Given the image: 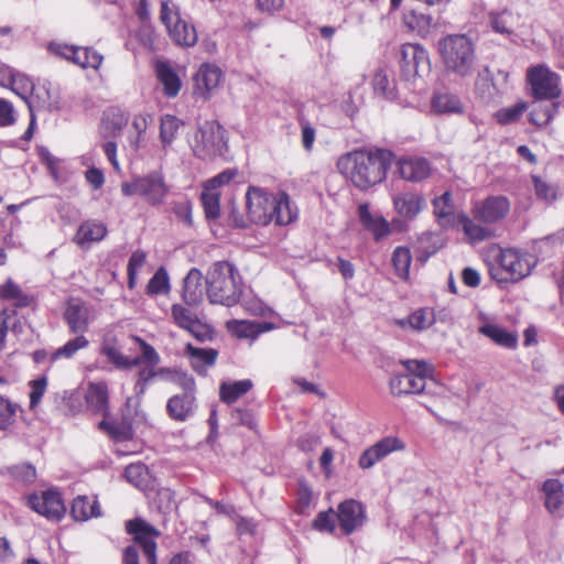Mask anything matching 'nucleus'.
Wrapping results in <instances>:
<instances>
[{
  "label": "nucleus",
  "instance_id": "1",
  "mask_svg": "<svg viewBox=\"0 0 564 564\" xmlns=\"http://www.w3.org/2000/svg\"><path fill=\"white\" fill-rule=\"evenodd\" d=\"M392 159L393 154L388 150H357L341 155L337 169L357 188L366 191L386 178Z\"/></svg>",
  "mask_w": 564,
  "mask_h": 564
},
{
  "label": "nucleus",
  "instance_id": "2",
  "mask_svg": "<svg viewBox=\"0 0 564 564\" xmlns=\"http://www.w3.org/2000/svg\"><path fill=\"white\" fill-rule=\"evenodd\" d=\"M510 212L506 196L492 195L473 204L471 216L458 214V224L470 243H478L495 237L494 226L501 223Z\"/></svg>",
  "mask_w": 564,
  "mask_h": 564
},
{
  "label": "nucleus",
  "instance_id": "3",
  "mask_svg": "<svg viewBox=\"0 0 564 564\" xmlns=\"http://www.w3.org/2000/svg\"><path fill=\"white\" fill-rule=\"evenodd\" d=\"M248 218L257 225L273 223L285 226L297 218V209L292 206L289 195L279 191L270 193L262 187L249 186L246 193Z\"/></svg>",
  "mask_w": 564,
  "mask_h": 564
},
{
  "label": "nucleus",
  "instance_id": "4",
  "mask_svg": "<svg viewBox=\"0 0 564 564\" xmlns=\"http://www.w3.org/2000/svg\"><path fill=\"white\" fill-rule=\"evenodd\" d=\"M206 295L212 304L231 307L239 303L242 294V278L229 261H217L207 270Z\"/></svg>",
  "mask_w": 564,
  "mask_h": 564
},
{
  "label": "nucleus",
  "instance_id": "5",
  "mask_svg": "<svg viewBox=\"0 0 564 564\" xmlns=\"http://www.w3.org/2000/svg\"><path fill=\"white\" fill-rule=\"evenodd\" d=\"M438 51L447 73L458 77L474 74L476 65L475 46L464 34H453L438 42Z\"/></svg>",
  "mask_w": 564,
  "mask_h": 564
},
{
  "label": "nucleus",
  "instance_id": "6",
  "mask_svg": "<svg viewBox=\"0 0 564 564\" xmlns=\"http://www.w3.org/2000/svg\"><path fill=\"white\" fill-rule=\"evenodd\" d=\"M536 259L529 252L509 248L500 251L498 264L490 270L491 276L500 283L518 282L528 276Z\"/></svg>",
  "mask_w": 564,
  "mask_h": 564
},
{
  "label": "nucleus",
  "instance_id": "7",
  "mask_svg": "<svg viewBox=\"0 0 564 564\" xmlns=\"http://www.w3.org/2000/svg\"><path fill=\"white\" fill-rule=\"evenodd\" d=\"M405 373L393 375L389 382L390 391L395 397L422 393L426 379L433 375V366L419 359L401 360Z\"/></svg>",
  "mask_w": 564,
  "mask_h": 564
},
{
  "label": "nucleus",
  "instance_id": "8",
  "mask_svg": "<svg viewBox=\"0 0 564 564\" xmlns=\"http://www.w3.org/2000/svg\"><path fill=\"white\" fill-rule=\"evenodd\" d=\"M121 192L124 196L138 195L149 205H162L169 193V186L164 176L159 171L150 172L143 176L133 177L130 182L121 184Z\"/></svg>",
  "mask_w": 564,
  "mask_h": 564
},
{
  "label": "nucleus",
  "instance_id": "9",
  "mask_svg": "<svg viewBox=\"0 0 564 564\" xmlns=\"http://www.w3.org/2000/svg\"><path fill=\"white\" fill-rule=\"evenodd\" d=\"M192 149L202 160L223 155L227 149L224 128L217 121L203 122L194 134Z\"/></svg>",
  "mask_w": 564,
  "mask_h": 564
},
{
  "label": "nucleus",
  "instance_id": "10",
  "mask_svg": "<svg viewBox=\"0 0 564 564\" xmlns=\"http://www.w3.org/2000/svg\"><path fill=\"white\" fill-rule=\"evenodd\" d=\"M160 19L177 45L188 47L197 42L195 28L182 19L180 9L173 1H162Z\"/></svg>",
  "mask_w": 564,
  "mask_h": 564
},
{
  "label": "nucleus",
  "instance_id": "11",
  "mask_svg": "<svg viewBox=\"0 0 564 564\" xmlns=\"http://www.w3.org/2000/svg\"><path fill=\"white\" fill-rule=\"evenodd\" d=\"M48 50L53 54L63 57L82 68H91L98 70L104 62V56L90 46L51 43L48 45Z\"/></svg>",
  "mask_w": 564,
  "mask_h": 564
},
{
  "label": "nucleus",
  "instance_id": "12",
  "mask_svg": "<svg viewBox=\"0 0 564 564\" xmlns=\"http://www.w3.org/2000/svg\"><path fill=\"white\" fill-rule=\"evenodd\" d=\"M28 506L50 521H59L66 512L61 494L52 489L30 495Z\"/></svg>",
  "mask_w": 564,
  "mask_h": 564
},
{
  "label": "nucleus",
  "instance_id": "13",
  "mask_svg": "<svg viewBox=\"0 0 564 564\" xmlns=\"http://www.w3.org/2000/svg\"><path fill=\"white\" fill-rule=\"evenodd\" d=\"M528 79L536 99H554L561 94L560 77L545 66H535L528 70Z\"/></svg>",
  "mask_w": 564,
  "mask_h": 564
},
{
  "label": "nucleus",
  "instance_id": "14",
  "mask_svg": "<svg viewBox=\"0 0 564 564\" xmlns=\"http://www.w3.org/2000/svg\"><path fill=\"white\" fill-rule=\"evenodd\" d=\"M133 340L139 345L141 350V355L134 359H139L138 367L143 365L138 371L135 391L137 393H143L149 381L160 376V370H155V367L160 364V356L156 350L142 338L134 336Z\"/></svg>",
  "mask_w": 564,
  "mask_h": 564
},
{
  "label": "nucleus",
  "instance_id": "15",
  "mask_svg": "<svg viewBox=\"0 0 564 564\" xmlns=\"http://www.w3.org/2000/svg\"><path fill=\"white\" fill-rule=\"evenodd\" d=\"M508 80L509 74L505 70H498L496 82H494L489 68L486 67L478 73L475 89L484 101L491 102L507 94L509 89Z\"/></svg>",
  "mask_w": 564,
  "mask_h": 564
},
{
  "label": "nucleus",
  "instance_id": "16",
  "mask_svg": "<svg viewBox=\"0 0 564 564\" xmlns=\"http://www.w3.org/2000/svg\"><path fill=\"white\" fill-rule=\"evenodd\" d=\"M404 443L395 436H387L366 448L358 458L361 469H369L390 454L404 449Z\"/></svg>",
  "mask_w": 564,
  "mask_h": 564
},
{
  "label": "nucleus",
  "instance_id": "17",
  "mask_svg": "<svg viewBox=\"0 0 564 564\" xmlns=\"http://www.w3.org/2000/svg\"><path fill=\"white\" fill-rule=\"evenodd\" d=\"M336 518L340 530L349 535L359 530L366 521V511L361 502L347 499L338 505Z\"/></svg>",
  "mask_w": 564,
  "mask_h": 564
},
{
  "label": "nucleus",
  "instance_id": "18",
  "mask_svg": "<svg viewBox=\"0 0 564 564\" xmlns=\"http://www.w3.org/2000/svg\"><path fill=\"white\" fill-rule=\"evenodd\" d=\"M401 64L406 74L414 76L427 73L431 66L426 50L413 43L402 45Z\"/></svg>",
  "mask_w": 564,
  "mask_h": 564
},
{
  "label": "nucleus",
  "instance_id": "19",
  "mask_svg": "<svg viewBox=\"0 0 564 564\" xmlns=\"http://www.w3.org/2000/svg\"><path fill=\"white\" fill-rule=\"evenodd\" d=\"M392 204L394 212L405 220L415 219L426 207L424 195L413 191L393 194Z\"/></svg>",
  "mask_w": 564,
  "mask_h": 564
},
{
  "label": "nucleus",
  "instance_id": "20",
  "mask_svg": "<svg viewBox=\"0 0 564 564\" xmlns=\"http://www.w3.org/2000/svg\"><path fill=\"white\" fill-rule=\"evenodd\" d=\"M221 70L212 64H203L194 77V95L207 100L219 87Z\"/></svg>",
  "mask_w": 564,
  "mask_h": 564
},
{
  "label": "nucleus",
  "instance_id": "21",
  "mask_svg": "<svg viewBox=\"0 0 564 564\" xmlns=\"http://www.w3.org/2000/svg\"><path fill=\"white\" fill-rule=\"evenodd\" d=\"M171 314L174 323L186 330L199 340L209 337V328L206 324L202 323L195 313L181 304H174L171 308Z\"/></svg>",
  "mask_w": 564,
  "mask_h": 564
},
{
  "label": "nucleus",
  "instance_id": "22",
  "mask_svg": "<svg viewBox=\"0 0 564 564\" xmlns=\"http://www.w3.org/2000/svg\"><path fill=\"white\" fill-rule=\"evenodd\" d=\"M89 307L79 299H70L66 303L64 318L73 334H84L89 327Z\"/></svg>",
  "mask_w": 564,
  "mask_h": 564
},
{
  "label": "nucleus",
  "instance_id": "23",
  "mask_svg": "<svg viewBox=\"0 0 564 564\" xmlns=\"http://www.w3.org/2000/svg\"><path fill=\"white\" fill-rule=\"evenodd\" d=\"M397 166L401 178L412 183L422 182L427 178L432 172L430 162L420 156L401 158Z\"/></svg>",
  "mask_w": 564,
  "mask_h": 564
},
{
  "label": "nucleus",
  "instance_id": "24",
  "mask_svg": "<svg viewBox=\"0 0 564 564\" xmlns=\"http://www.w3.org/2000/svg\"><path fill=\"white\" fill-rule=\"evenodd\" d=\"M126 531L133 536V541L138 543L143 551L150 545H156L155 539L161 535L155 527L141 518L128 520L126 522Z\"/></svg>",
  "mask_w": 564,
  "mask_h": 564
},
{
  "label": "nucleus",
  "instance_id": "25",
  "mask_svg": "<svg viewBox=\"0 0 564 564\" xmlns=\"http://www.w3.org/2000/svg\"><path fill=\"white\" fill-rule=\"evenodd\" d=\"M433 214L437 224L443 228L459 227L458 215H455V206L451 192H445L432 200Z\"/></svg>",
  "mask_w": 564,
  "mask_h": 564
},
{
  "label": "nucleus",
  "instance_id": "26",
  "mask_svg": "<svg viewBox=\"0 0 564 564\" xmlns=\"http://www.w3.org/2000/svg\"><path fill=\"white\" fill-rule=\"evenodd\" d=\"M87 408L95 414L109 416V392L106 383H89L86 391Z\"/></svg>",
  "mask_w": 564,
  "mask_h": 564
},
{
  "label": "nucleus",
  "instance_id": "27",
  "mask_svg": "<svg viewBox=\"0 0 564 564\" xmlns=\"http://www.w3.org/2000/svg\"><path fill=\"white\" fill-rule=\"evenodd\" d=\"M195 409V397L192 392H182L171 397L166 404L167 414L171 419L184 422L193 415Z\"/></svg>",
  "mask_w": 564,
  "mask_h": 564
},
{
  "label": "nucleus",
  "instance_id": "28",
  "mask_svg": "<svg viewBox=\"0 0 564 564\" xmlns=\"http://www.w3.org/2000/svg\"><path fill=\"white\" fill-rule=\"evenodd\" d=\"M203 273L196 268H192L184 279L183 301L189 305L195 306L202 302L206 288L203 286Z\"/></svg>",
  "mask_w": 564,
  "mask_h": 564
},
{
  "label": "nucleus",
  "instance_id": "29",
  "mask_svg": "<svg viewBox=\"0 0 564 564\" xmlns=\"http://www.w3.org/2000/svg\"><path fill=\"white\" fill-rule=\"evenodd\" d=\"M107 235V227L101 221L87 220L77 229L74 241L80 248H89L91 243L101 241Z\"/></svg>",
  "mask_w": 564,
  "mask_h": 564
},
{
  "label": "nucleus",
  "instance_id": "30",
  "mask_svg": "<svg viewBox=\"0 0 564 564\" xmlns=\"http://www.w3.org/2000/svg\"><path fill=\"white\" fill-rule=\"evenodd\" d=\"M358 215L362 226L373 235L376 240L390 234L389 223L381 216H373L367 204H361L358 207Z\"/></svg>",
  "mask_w": 564,
  "mask_h": 564
},
{
  "label": "nucleus",
  "instance_id": "31",
  "mask_svg": "<svg viewBox=\"0 0 564 564\" xmlns=\"http://www.w3.org/2000/svg\"><path fill=\"white\" fill-rule=\"evenodd\" d=\"M479 333L501 347L514 349L518 346V334L497 324L486 323L479 327Z\"/></svg>",
  "mask_w": 564,
  "mask_h": 564
},
{
  "label": "nucleus",
  "instance_id": "32",
  "mask_svg": "<svg viewBox=\"0 0 564 564\" xmlns=\"http://www.w3.org/2000/svg\"><path fill=\"white\" fill-rule=\"evenodd\" d=\"M431 107L436 113H460L463 111L460 98L445 90L434 94Z\"/></svg>",
  "mask_w": 564,
  "mask_h": 564
},
{
  "label": "nucleus",
  "instance_id": "33",
  "mask_svg": "<svg viewBox=\"0 0 564 564\" xmlns=\"http://www.w3.org/2000/svg\"><path fill=\"white\" fill-rule=\"evenodd\" d=\"M435 323V314L431 308H420L409 315L405 319H397L395 324L401 328L410 326L413 330H424Z\"/></svg>",
  "mask_w": 564,
  "mask_h": 564
},
{
  "label": "nucleus",
  "instance_id": "34",
  "mask_svg": "<svg viewBox=\"0 0 564 564\" xmlns=\"http://www.w3.org/2000/svg\"><path fill=\"white\" fill-rule=\"evenodd\" d=\"M228 329L238 338H257L259 334L271 329L267 323H257L249 321H231L227 323Z\"/></svg>",
  "mask_w": 564,
  "mask_h": 564
},
{
  "label": "nucleus",
  "instance_id": "35",
  "mask_svg": "<svg viewBox=\"0 0 564 564\" xmlns=\"http://www.w3.org/2000/svg\"><path fill=\"white\" fill-rule=\"evenodd\" d=\"M70 513L76 521H86L100 514L99 505L96 499L78 496L73 500Z\"/></svg>",
  "mask_w": 564,
  "mask_h": 564
},
{
  "label": "nucleus",
  "instance_id": "36",
  "mask_svg": "<svg viewBox=\"0 0 564 564\" xmlns=\"http://www.w3.org/2000/svg\"><path fill=\"white\" fill-rule=\"evenodd\" d=\"M253 387L250 379L234 382H223L219 387L220 400L227 404L236 402L240 397L249 392Z\"/></svg>",
  "mask_w": 564,
  "mask_h": 564
},
{
  "label": "nucleus",
  "instance_id": "37",
  "mask_svg": "<svg viewBox=\"0 0 564 564\" xmlns=\"http://www.w3.org/2000/svg\"><path fill=\"white\" fill-rule=\"evenodd\" d=\"M158 78L163 85L165 96L175 97L181 89V80L173 68L166 63L156 66Z\"/></svg>",
  "mask_w": 564,
  "mask_h": 564
},
{
  "label": "nucleus",
  "instance_id": "38",
  "mask_svg": "<svg viewBox=\"0 0 564 564\" xmlns=\"http://www.w3.org/2000/svg\"><path fill=\"white\" fill-rule=\"evenodd\" d=\"M542 489L545 495L547 510L551 512L558 510L564 502L563 484L558 479H547L544 481Z\"/></svg>",
  "mask_w": 564,
  "mask_h": 564
},
{
  "label": "nucleus",
  "instance_id": "39",
  "mask_svg": "<svg viewBox=\"0 0 564 564\" xmlns=\"http://www.w3.org/2000/svg\"><path fill=\"white\" fill-rule=\"evenodd\" d=\"M100 352L118 369L130 370L138 367L139 359L126 357L113 344L108 341L102 344Z\"/></svg>",
  "mask_w": 564,
  "mask_h": 564
},
{
  "label": "nucleus",
  "instance_id": "40",
  "mask_svg": "<svg viewBox=\"0 0 564 564\" xmlns=\"http://www.w3.org/2000/svg\"><path fill=\"white\" fill-rule=\"evenodd\" d=\"M0 299L12 301L15 307H26L31 302L30 296L24 294L21 288L11 279L0 285Z\"/></svg>",
  "mask_w": 564,
  "mask_h": 564
},
{
  "label": "nucleus",
  "instance_id": "41",
  "mask_svg": "<svg viewBox=\"0 0 564 564\" xmlns=\"http://www.w3.org/2000/svg\"><path fill=\"white\" fill-rule=\"evenodd\" d=\"M77 336L73 339H69L66 341L62 347L57 348L51 356L50 359L52 362L64 358V359H70L75 354L80 350L85 349L89 341L84 336V334H76Z\"/></svg>",
  "mask_w": 564,
  "mask_h": 564
},
{
  "label": "nucleus",
  "instance_id": "42",
  "mask_svg": "<svg viewBox=\"0 0 564 564\" xmlns=\"http://www.w3.org/2000/svg\"><path fill=\"white\" fill-rule=\"evenodd\" d=\"M182 121L172 115H165L161 118L160 140L164 149L172 144L175 140Z\"/></svg>",
  "mask_w": 564,
  "mask_h": 564
},
{
  "label": "nucleus",
  "instance_id": "43",
  "mask_svg": "<svg viewBox=\"0 0 564 564\" xmlns=\"http://www.w3.org/2000/svg\"><path fill=\"white\" fill-rule=\"evenodd\" d=\"M404 24L417 34L425 36L433 26V19L431 15L417 13L416 11H409L403 17Z\"/></svg>",
  "mask_w": 564,
  "mask_h": 564
},
{
  "label": "nucleus",
  "instance_id": "44",
  "mask_svg": "<svg viewBox=\"0 0 564 564\" xmlns=\"http://www.w3.org/2000/svg\"><path fill=\"white\" fill-rule=\"evenodd\" d=\"M390 77L391 74L387 68L377 69L372 79L373 90L377 95H381L384 98L394 97V84Z\"/></svg>",
  "mask_w": 564,
  "mask_h": 564
},
{
  "label": "nucleus",
  "instance_id": "45",
  "mask_svg": "<svg viewBox=\"0 0 564 564\" xmlns=\"http://www.w3.org/2000/svg\"><path fill=\"white\" fill-rule=\"evenodd\" d=\"M220 194L218 191L203 187L200 200L204 207L205 216L209 220H215L220 216Z\"/></svg>",
  "mask_w": 564,
  "mask_h": 564
},
{
  "label": "nucleus",
  "instance_id": "46",
  "mask_svg": "<svg viewBox=\"0 0 564 564\" xmlns=\"http://www.w3.org/2000/svg\"><path fill=\"white\" fill-rule=\"evenodd\" d=\"M186 350L191 357L192 365L196 370L207 366H213L218 355L215 349L196 348L192 345H188Z\"/></svg>",
  "mask_w": 564,
  "mask_h": 564
},
{
  "label": "nucleus",
  "instance_id": "47",
  "mask_svg": "<svg viewBox=\"0 0 564 564\" xmlns=\"http://www.w3.org/2000/svg\"><path fill=\"white\" fill-rule=\"evenodd\" d=\"M160 377L180 386L183 392L194 393L195 381L193 377L186 372L176 369L161 368Z\"/></svg>",
  "mask_w": 564,
  "mask_h": 564
},
{
  "label": "nucleus",
  "instance_id": "48",
  "mask_svg": "<svg viewBox=\"0 0 564 564\" xmlns=\"http://www.w3.org/2000/svg\"><path fill=\"white\" fill-rule=\"evenodd\" d=\"M392 264L395 274L402 279H409V269L412 261L410 250L406 247H397L392 253Z\"/></svg>",
  "mask_w": 564,
  "mask_h": 564
},
{
  "label": "nucleus",
  "instance_id": "49",
  "mask_svg": "<svg viewBox=\"0 0 564 564\" xmlns=\"http://www.w3.org/2000/svg\"><path fill=\"white\" fill-rule=\"evenodd\" d=\"M517 18L509 10L496 12L490 14V22L492 29L501 34H511L517 24Z\"/></svg>",
  "mask_w": 564,
  "mask_h": 564
},
{
  "label": "nucleus",
  "instance_id": "50",
  "mask_svg": "<svg viewBox=\"0 0 564 564\" xmlns=\"http://www.w3.org/2000/svg\"><path fill=\"white\" fill-rule=\"evenodd\" d=\"M124 477L134 487L145 489L149 480V469L142 463L130 464L124 469Z\"/></svg>",
  "mask_w": 564,
  "mask_h": 564
},
{
  "label": "nucleus",
  "instance_id": "51",
  "mask_svg": "<svg viewBox=\"0 0 564 564\" xmlns=\"http://www.w3.org/2000/svg\"><path fill=\"white\" fill-rule=\"evenodd\" d=\"M10 78L12 91L25 100L28 105L31 104L29 97L34 89L32 80L26 75L18 72L11 73Z\"/></svg>",
  "mask_w": 564,
  "mask_h": 564
},
{
  "label": "nucleus",
  "instance_id": "52",
  "mask_svg": "<svg viewBox=\"0 0 564 564\" xmlns=\"http://www.w3.org/2000/svg\"><path fill=\"white\" fill-rule=\"evenodd\" d=\"M20 410L18 403L11 402L9 399L0 395V431H7L11 427Z\"/></svg>",
  "mask_w": 564,
  "mask_h": 564
},
{
  "label": "nucleus",
  "instance_id": "53",
  "mask_svg": "<svg viewBox=\"0 0 564 564\" xmlns=\"http://www.w3.org/2000/svg\"><path fill=\"white\" fill-rule=\"evenodd\" d=\"M558 110V104H553L551 106H543L539 105L538 107L533 108L530 112L529 119L530 121L538 126L543 127L547 124L552 118L555 116V113Z\"/></svg>",
  "mask_w": 564,
  "mask_h": 564
},
{
  "label": "nucleus",
  "instance_id": "54",
  "mask_svg": "<svg viewBox=\"0 0 564 564\" xmlns=\"http://www.w3.org/2000/svg\"><path fill=\"white\" fill-rule=\"evenodd\" d=\"M528 109V104L519 101L513 106L502 108L495 115L497 121L501 124H508L520 119L523 112Z\"/></svg>",
  "mask_w": 564,
  "mask_h": 564
},
{
  "label": "nucleus",
  "instance_id": "55",
  "mask_svg": "<svg viewBox=\"0 0 564 564\" xmlns=\"http://www.w3.org/2000/svg\"><path fill=\"white\" fill-rule=\"evenodd\" d=\"M98 429L116 441H124L130 437V432L126 426L117 421L108 420V417H104V420L98 423Z\"/></svg>",
  "mask_w": 564,
  "mask_h": 564
},
{
  "label": "nucleus",
  "instance_id": "56",
  "mask_svg": "<svg viewBox=\"0 0 564 564\" xmlns=\"http://www.w3.org/2000/svg\"><path fill=\"white\" fill-rule=\"evenodd\" d=\"M149 294H165L170 291L169 274L164 268L158 269V271L150 279L147 286Z\"/></svg>",
  "mask_w": 564,
  "mask_h": 564
},
{
  "label": "nucleus",
  "instance_id": "57",
  "mask_svg": "<svg viewBox=\"0 0 564 564\" xmlns=\"http://www.w3.org/2000/svg\"><path fill=\"white\" fill-rule=\"evenodd\" d=\"M313 501V491L305 481H299L296 490V511L305 513Z\"/></svg>",
  "mask_w": 564,
  "mask_h": 564
},
{
  "label": "nucleus",
  "instance_id": "58",
  "mask_svg": "<svg viewBox=\"0 0 564 564\" xmlns=\"http://www.w3.org/2000/svg\"><path fill=\"white\" fill-rule=\"evenodd\" d=\"M152 116L149 113H138L133 117L132 128L137 132V138L131 141V147L133 148V150H138L139 141L142 134L147 131L148 126L150 122H152Z\"/></svg>",
  "mask_w": 564,
  "mask_h": 564
},
{
  "label": "nucleus",
  "instance_id": "59",
  "mask_svg": "<svg viewBox=\"0 0 564 564\" xmlns=\"http://www.w3.org/2000/svg\"><path fill=\"white\" fill-rule=\"evenodd\" d=\"M31 392H30V408L34 409L41 401L43 394L46 391L47 379L46 377H41L30 382Z\"/></svg>",
  "mask_w": 564,
  "mask_h": 564
},
{
  "label": "nucleus",
  "instance_id": "60",
  "mask_svg": "<svg viewBox=\"0 0 564 564\" xmlns=\"http://www.w3.org/2000/svg\"><path fill=\"white\" fill-rule=\"evenodd\" d=\"M145 262V253L141 250L134 251L128 262L129 286H133L137 272Z\"/></svg>",
  "mask_w": 564,
  "mask_h": 564
},
{
  "label": "nucleus",
  "instance_id": "61",
  "mask_svg": "<svg viewBox=\"0 0 564 564\" xmlns=\"http://www.w3.org/2000/svg\"><path fill=\"white\" fill-rule=\"evenodd\" d=\"M15 122L13 105L7 99L0 98V127H9Z\"/></svg>",
  "mask_w": 564,
  "mask_h": 564
},
{
  "label": "nucleus",
  "instance_id": "62",
  "mask_svg": "<svg viewBox=\"0 0 564 564\" xmlns=\"http://www.w3.org/2000/svg\"><path fill=\"white\" fill-rule=\"evenodd\" d=\"M235 175H236L235 171L226 170V171L219 173L218 175L214 176L213 178L206 181L204 183V186H206V188L218 191L219 187L228 184L235 177Z\"/></svg>",
  "mask_w": 564,
  "mask_h": 564
},
{
  "label": "nucleus",
  "instance_id": "63",
  "mask_svg": "<svg viewBox=\"0 0 564 564\" xmlns=\"http://www.w3.org/2000/svg\"><path fill=\"white\" fill-rule=\"evenodd\" d=\"M533 183L535 188V194L538 197L544 199V200H554L556 197L555 189L543 182L540 177L533 176Z\"/></svg>",
  "mask_w": 564,
  "mask_h": 564
},
{
  "label": "nucleus",
  "instance_id": "64",
  "mask_svg": "<svg viewBox=\"0 0 564 564\" xmlns=\"http://www.w3.org/2000/svg\"><path fill=\"white\" fill-rule=\"evenodd\" d=\"M12 474L17 480L22 482H32L36 478L35 468L29 464L15 466Z\"/></svg>",
  "mask_w": 564,
  "mask_h": 564
}]
</instances>
